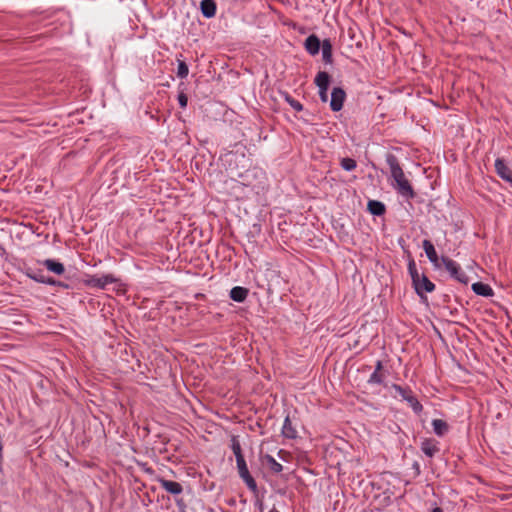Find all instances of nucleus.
Here are the masks:
<instances>
[{"mask_svg": "<svg viewBox=\"0 0 512 512\" xmlns=\"http://www.w3.org/2000/svg\"><path fill=\"white\" fill-rule=\"evenodd\" d=\"M368 210L375 216H381L385 213V205L380 201L370 200L368 202Z\"/></svg>", "mask_w": 512, "mask_h": 512, "instance_id": "obj_19", "label": "nucleus"}, {"mask_svg": "<svg viewBox=\"0 0 512 512\" xmlns=\"http://www.w3.org/2000/svg\"><path fill=\"white\" fill-rule=\"evenodd\" d=\"M230 447H231V449L235 455V458H236V464H237L239 476L245 482L247 487L251 491L255 492L257 490V483L254 480V478L251 476V474L248 470L246 461L244 459V455L242 454L240 442L236 436H232Z\"/></svg>", "mask_w": 512, "mask_h": 512, "instance_id": "obj_2", "label": "nucleus"}, {"mask_svg": "<svg viewBox=\"0 0 512 512\" xmlns=\"http://www.w3.org/2000/svg\"><path fill=\"white\" fill-rule=\"evenodd\" d=\"M495 170L499 177L509 183H512V169L505 164L503 159H496Z\"/></svg>", "mask_w": 512, "mask_h": 512, "instance_id": "obj_8", "label": "nucleus"}, {"mask_svg": "<svg viewBox=\"0 0 512 512\" xmlns=\"http://www.w3.org/2000/svg\"><path fill=\"white\" fill-rule=\"evenodd\" d=\"M38 283L47 284V285H50V286H57V287H60V288H63V289H69L70 288L69 284H67L65 282H62V281H59V280H56V279H54L52 277L38 279Z\"/></svg>", "mask_w": 512, "mask_h": 512, "instance_id": "obj_22", "label": "nucleus"}, {"mask_svg": "<svg viewBox=\"0 0 512 512\" xmlns=\"http://www.w3.org/2000/svg\"><path fill=\"white\" fill-rule=\"evenodd\" d=\"M472 290L475 294L484 297H490L494 294L493 289L488 284L483 282H476L472 284Z\"/></svg>", "mask_w": 512, "mask_h": 512, "instance_id": "obj_15", "label": "nucleus"}, {"mask_svg": "<svg viewBox=\"0 0 512 512\" xmlns=\"http://www.w3.org/2000/svg\"><path fill=\"white\" fill-rule=\"evenodd\" d=\"M284 98L295 111L300 112L303 110V105L299 101L292 98L288 93L284 94Z\"/></svg>", "mask_w": 512, "mask_h": 512, "instance_id": "obj_28", "label": "nucleus"}, {"mask_svg": "<svg viewBox=\"0 0 512 512\" xmlns=\"http://www.w3.org/2000/svg\"><path fill=\"white\" fill-rule=\"evenodd\" d=\"M266 459L272 472L280 473L283 470L282 464L277 462L272 456L266 455Z\"/></svg>", "mask_w": 512, "mask_h": 512, "instance_id": "obj_25", "label": "nucleus"}, {"mask_svg": "<svg viewBox=\"0 0 512 512\" xmlns=\"http://www.w3.org/2000/svg\"><path fill=\"white\" fill-rule=\"evenodd\" d=\"M405 401L410 405V407L414 410L415 413H420L423 409L421 403L417 400L416 396L412 393L409 395Z\"/></svg>", "mask_w": 512, "mask_h": 512, "instance_id": "obj_23", "label": "nucleus"}, {"mask_svg": "<svg viewBox=\"0 0 512 512\" xmlns=\"http://www.w3.org/2000/svg\"><path fill=\"white\" fill-rule=\"evenodd\" d=\"M392 388L398 393V395L405 400L409 395H411L413 392L409 388L402 387L398 384H393Z\"/></svg>", "mask_w": 512, "mask_h": 512, "instance_id": "obj_27", "label": "nucleus"}, {"mask_svg": "<svg viewBox=\"0 0 512 512\" xmlns=\"http://www.w3.org/2000/svg\"><path fill=\"white\" fill-rule=\"evenodd\" d=\"M387 370L384 369L383 363L381 360L376 361L375 369L373 373L368 378V384L370 385H382L387 378Z\"/></svg>", "mask_w": 512, "mask_h": 512, "instance_id": "obj_5", "label": "nucleus"}, {"mask_svg": "<svg viewBox=\"0 0 512 512\" xmlns=\"http://www.w3.org/2000/svg\"><path fill=\"white\" fill-rule=\"evenodd\" d=\"M408 271L412 278V283L413 284L416 283L418 281V279L421 277V275L418 273V270L416 268V264H415L414 260H411L408 263Z\"/></svg>", "mask_w": 512, "mask_h": 512, "instance_id": "obj_26", "label": "nucleus"}, {"mask_svg": "<svg viewBox=\"0 0 512 512\" xmlns=\"http://www.w3.org/2000/svg\"><path fill=\"white\" fill-rule=\"evenodd\" d=\"M282 435L288 439H295L297 437V430L293 426L289 416H286L284 420L282 427Z\"/></svg>", "mask_w": 512, "mask_h": 512, "instance_id": "obj_17", "label": "nucleus"}, {"mask_svg": "<svg viewBox=\"0 0 512 512\" xmlns=\"http://www.w3.org/2000/svg\"><path fill=\"white\" fill-rule=\"evenodd\" d=\"M117 279L113 274L103 275L101 277L90 276L84 281L85 285L89 287H96L99 289H105L108 284L115 283Z\"/></svg>", "mask_w": 512, "mask_h": 512, "instance_id": "obj_4", "label": "nucleus"}, {"mask_svg": "<svg viewBox=\"0 0 512 512\" xmlns=\"http://www.w3.org/2000/svg\"><path fill=\"white\" fill-rule=\"evenodd\" d=\"M189 73V68L184 61H178L177 76L181 79L186 78Z\"/></svg>", "mask_w": 512, "mask_h": 512, "instance_id": "obj_29", "label": "nucleus"}, {"mask_svg": "<svg viewBox=\"0 0 512 512\" xmlns=\"http://www.w3.org/2000/svg\"><path fill=\"white\" fill-rule=\"evenodd\" d=\"M340 165L346 171H353L357 167L356 161L348 157L342 158Z\"/></svg>", "mask_w": 512, "mask_h": 512, "instance_id": "obj_24", "label": "nucleus"}, {"mask_svg": "<svg viewBox=\"0 0 512 512\" xmlns=\"http://www.w3.org/2000/svg\"><path fill=\"white\" fill-rule=\"evenodd\" d=\"M200 10L205 18H212L216 14L217 5L215 0H202L200 2Z\"/></svg>", "mask_w": 512, "mask_h": 512, "instance_id": "obj_10", "label": "nucleus"}, {"mask_svg": "<svg viewBox=\"0 0 512 512\" xmlns=\"http://www.w3.org/2000/svg\"><path fill=\"white\" fill-rule=\"evenodd\" d=\"M421 450L426 456L433 457L440 449L436 440L424 439L421 443Z\"/></svg>", "mask_w": 512, "mask_h": 512, "instance_id": "obj_11", "label": "nucleus"}, {"mask_svg": "<svg viewBox=\"0 0 512 512\" xmlns=\"http://www.w3.org/2000/svg\"><path fill=\"white\" fill-rule=\"evenodd\" d=\"M330 83V75L325 71H320L315 77V84L318 88H328Z\"/></svg>", "mask_w": 512, "mask_h": 512, "instance_id": "obj_21", "label": "nucleus"}, {"mask_svg": "<svg viewBox=\"0 0 512 512\" xmlns=\"http://www.w3.org/2000/svg\"><path fill=\"white\" fill-rule=\"evenodd\" d=\"M432 426L434 433L440 437L444 436L449 431V425L442 419H434Z\"/></svg>", "mask_w": 512, "mask_h": 512, "instance_id": "obj_18", "label": "nucleus"}, {"mask_svg": "<svg viewBox=\"0 0 512 512\" xmlns=\"http://www.w3.org/2000/svg\"><path fill=\"white\" fill-rule=\"evenodd\" d=\"M304 46L308 53L316 55L319 53L321 42L316 35L312 34L306 38Z\"/></svg>", "mask_w": 512, "mask_h": 512, "instance_id": "obj_12", "label": "nucleus"}, {"mask_svg": "<svg viewBox=\"0 0 512 512\" xmlns=\"http://www.w3.org/2000/svg\"><path fill=\"white\" fill-rule=\"evenodd\" d=\"M249 290L247 288L236 286L230 291V298L236 302H244L248 296Z\"/></svg>", "mask_w": 512, "mask_h": 512, "instance_id": "obj_16", "label": "nucleus"}, {"mask_svg": "<svg viewBox=\"0 0 512 512\" xmlns=\"http://www.w3.org/2000/svg\"><path fill=\"white\" fill-rule=\"evenodd\" d=\"M413 286L419 296H422L425 292L430 293L435 289V285L424 274L421 275Z\"/></svg>", "mask_w": 512, "mask_h": 512, "instance_id": "obj_7", "label": "nucleus"}, {"mask_svg": "<svg viewBox=\"0 0 512 512\" xmlns=\"http://www.w3.org/2000/svg\"><path fill=\"white\" fill-rule=\"evenodd\" d=\"M178 102H179V105H180L182 108H186L187 103H188V98H187V96H186L184 93H180V94L178 95Z\"/></svg>", "mask_w": 512, "mask_h": 512, "instance_id": "obj_31", "label": "nucleus"}, {"mask_svg": "<svg viewBox=\"0 0 512 512\" xmlns=\"http://www.w3.org/2000/svg\"><path fill=\"white\" fill-rule=\"evenodd\" d=\"M41 263L47 268V270L57 275H62L65 272L64 265L59 261L53 259H46Z\"/></svg>", "mask_w": 512, "mask_h": 512, "instance_id": "obj_14", "label": "nucleus"}, {"mask_svg": "<svg viewBox=\"0 0 512 512\" xmlns=\"http://www.w3.org/2000/svg\"><path fill=\"white\" fill-rule=\"evenodd\" d=\"M441 261L445 266L446 270L450 273L451 277L456 279L458 282L467 284L469 281L468 276L464 271L461 270L460 266L452 259L442 256Z\"/></svg>", "mask_w": 512, "mask_h": 512, "instance_id": "obj_3", "label": "nucleus"}, {"mask_svg": "<svg viewBox=\"0 0 512 512\" xmlns=\"http://www.w3.org/2000/svg\"><path fill=\"white\" fill-rule=\"evenodd\" d=\"M431 512H444V511L440 507H435Z\"/></svg>", "mask_w": 512, "mask_h": 512, "instance_id": "obj_33", "label": "nucleus"}, {"mask_svg": "<svg viewBox=\"0 0 512 512\" xmlns=\"http://www.w3.org/2000/svg\"><path fill=\"white\" fill-rule=\"evenodd\" d=\"M160 486L170 494L179 495L183 492V487L179 482L161 478L158 480Z\"/></svg>", "mask_w": 512, "mask_h": 512, "instance_id": "obj_9", "label": "nucleus"}, {"mask_svg": "<svg viewBox=\"0 0 512 512\" xmlns=\"http://www.w3.org/2000/svg\"><path fill=\"white\" fill-rule=\"evenodd\" d=\"M422 246L430 262L433 263L434 266L439 267V257L432 242L430 240H424Z\"/></svg>", "mask_w": 512, "mask_h": 512, "instance_id": "obj_13", "label": "nucleus"}, {"mask_svg": "<svg viewBox=\"0 0 512 512\" xmlns=\"http://www.w3.org/2000/svg\"><path fill=\"white\" fill-rule=\"evenodd\" d=\"M319 97H320V100L322 102H327L328 101V88H319Z\"/></svg>", "mask_w": 512, "mask_h": 512, "instance_id": "obj_32", "label": "nucleus"}, {"mask_svg": "<svg viewBox=\"0 0 512 512\" xmlns=\"http://www.w3.org/2000/svg\"><path fill=\"white\" fill-rule=\"evenodd\" d=\"M322 50V57L326 63L332 62V44L329 39H325L320 46Z\"/></svg>", "mask_w": 512, "mask_h": 512, "instance_id": "obj_20", "label": "nucleus"}, {"mask_svg": "<svg viewBox=\"0 0 512 512\" xmlns=\"http://www.w3.org/2000/svg\"><path fill=\"white\" fill-rule=\"evenodd\" d=\"M386 162L390 168L391 176L395 181L394 188L401 196L407 199H413L416 194L412 185L405 177L404 171L399 164L398 158L394 154L388 153L386 155Z\"/></svg>", "mask_w": 512, "mask_h": 512, "instance_id": "obj_1", "label": "nucleus"}, {"mask_svg": "<svg viewBox=\"0 0 512 512\" xmlns=\"http://www.w3.org/2000/svg\"><path fill=\"white\" fill-rule=\"evenodd\" d=\"M346 94L340 87H334L331 93L330 107L334 112L340 111L343 107Z\"/></svg>", "mask_w": 512, "mask_h": 512, "instance_id": "obj_6", "label": "nucleus"}, {"mask_svg": "<svg viewBox=\"0 0 512 512\" xmlns=\"http://www.w3.org/2000/svg\"><path fill=\"white\" fill-rule=\"evenodd\" d=\"M26 275L29 278L35 280L36 282H38V279L47 278L45 275L42 274L41 271L34 272L31 268L27 269Z\"/></svg>", "mask_w": 512, "mask_h": 512, "instance_id": "obj_30", "label": "nucleus"}, {"mask_svg": "<svg viewBox=\"0 0 512 512\" xmlns=\"http://www.w3.org/2000/svg\"><path fill=\"white\" fill-rule=\"evenodd\" d=\"M269 512H279L277 509L273 508L272 510H270Z\"/></svg>", "mask_w": 512, "mask_h": 512, "instance_id": "obj_34", "label": "nucleus"}]
</instances>
